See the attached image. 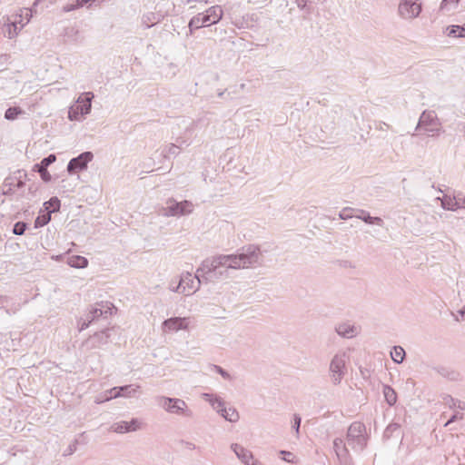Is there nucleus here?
I'll list each match as a JSON object with an SVG mask.
<instances>
[{
	"label": "nucleus",
	"mask_w": 465,
	"mask_h": 465,
	"mask_svg": "<svg viewBox=\"0 0 465 465\" xmlns=\"http://www.w3.org/2000/svg\"><path fill=\"white\" fill-rule=\"evenodd\" d=\"M228 270H239L242 268H249L259 264L262 253L259 247L255 245H248L241 249L238 253L227 254Z\"/></svg>",
	"instance_id": "obj_1"
},
{
	"label": "nucleus",
	"mask_w": 465,
	"mask_h": 465,
	"mask_svg": "<svg viewBox=\"0 0 465 465\" xmlns=\"http://www.w3.org/2000/svg\"><path fill=\"white\" fill-rule=\"evenodd\" d=\"M228 261L227 254H219L207 258L197 269L198 275H200V272H203L216 279L227 277Z\"/></svg>",
	"instance_id": "obj_2"
},
{
	"label": "nucleus",
	"mask_w": 465,
	"mask_h": 465,
	"mask_svg": "<svg viewBox=\"0 0 465 465\" xmlns=\"http://www.w3.org/2000/svg\"><path fill=\"white\" fill-rule=\"evenodd\" d=\"M415 131H421L429 137L439 136L441 123L434 111H423L419 118Z\"/></svg>",
	"instance_id": "obj_3"
},
{
	"label": "nucleus",
	"mask_w": 465,
	"mask_h": 465,
	"mask_svg": "<svg viewBox=\"0 0 465 465\" xmlns=\"http://www.w3.org/2000/svg\"><path fill=\"white\" fill-rule=\"evenodd\" d=\"M155 401L159 407L170 414L192 417L193 411L189 409L187 403L179 398H171L166 396H157Z\"/></svg>",
	"instance_id": "obj_4"
},
{
	"label": "nucleus",
	"mask_w": 465,
	"mask_h": 465,
	"mask_svg": "<svg viewBox=\"0 0 465 465\" xmlns=\"http://www.w3.org/2000/svg\"><path fill=\"white\" fill-rule=\"evenodd\" d=\"M349 355L346 351H339L333 355L329 365V374L332 384L339 385L347 372Z\"/></svg>",
	"instance_id": "obj_5"
},
{
	"label": "nucleus",
	"mask_w": 465,
	"mask_h": 465,
	"mask_svg": "<svg viewBox=\"0 0 465 465\" xmlns=\"http://www.w3.org/2000/svg\"><path fill=\"white\" fill-rule=\"evenodd\" d=\"M346 438L349 446H351L354 451H362L367 446L368 440L365 425L360 421L351 423L348 429Z\"/></svg>",
	"instance_id": "obj_6"
},
{
	"label": "nucleus",
	"mask_w": 465,
	"mask_h": 465,
	"mask_svg": "<svg viewBox=\"0 0 465 465\" xmlns=\"http://www.w3.org/2000/svg\"><path fill=\"white\" fill-rule=\"evenodd\" d=\"M204 275L205 274L203 272H200V275H198L197 272L194 276L188 272H183L177 285L171 287V292L191 295L200 289L202 278L204 277Z\"/></svg>",
	"instance_id": "obj_7"
},
{
	"label": "nucleus",
	"mask_w": 465,
	"mask_h": 465,
	"mask_svg": "<svg viewBox=\"0 0 465 465\" xmlns=\"http://www.w3.org/2000/svg\"><path fill=\"white\" fill-rule=\"evenodd\" d=\"M94 97V95L92 92H85L80 94L75 104L68 109V119L70 121H81L83 116L90 114Z\"/></svg>",
	"instance_id": "obj_8"
},
{
	"label": "nucleus",
	"mask_w": 465,
	"mask_h": 465,
	"mask_svg": "<svg viewBox=\"0 0 465 465\" xmlns=\"http://www.w3.org/2000/svg\"><path fill=\"white\" fill-rule=\"evenodd\" d=\"M140 386L130 384L124 385L121 387H114L108 391H106L104 395H98L94 398V402L96 404H101L103 402L108 401L112 399H116L119 397L124 398H131L134 397L139 391Z\"/></svg>",
	"instance_id": "obj_9"
},
{
	"label": "nucleus",
	"mask_w": 465,
	"mask_h": 465,
	"mask_svg": "<svg viewBox=\"0 0 465 465\" xmlns=\"http://www.w3.org/2000/svg\"><path fill=\"white\" fill-rule=\"evenodd\" d=\"M193 212V203L189 201L176 202L169 199L166 202V207L163 208L164 216H181L190 214Z\"/></svg>",
	"instance_id": "obj_10"
},
{
	"label": "nucleus",
	"mask_w": 465,
	"mask_h": 465,
	"mask_svg": "<svg viewBox=\"0 0 465 465\" xmlns=\"http://www.w3.org/2000/svg\"><path fill=\"white\" fill-rule=\"evenodd\" d=\"M193 324L191 317H172L162 323L163 332L187 331Z\"/></svg>",
	"instance_id": "obj_11"
},
{
	"label": "nucleus",
	"mask_w": 465,
	"mask_h": 465,
	"mask_svg": "<svg viewBox=\"0 0 465 465\" xmlns=\"http://www.w3.org/2000/svg\"><path fill=\"white\" fill-rule=\"evenodd\" d=\"M398 12L403 19H413L420 14L421 5L418 0H401Z\"/></svg>",
	"instance_id": "obj_12"
},
{
	"label": "nucleus",
	"mask_w": 465,
	"mask_h": 465,
	"mask_svg": "<svg viewBox=\"0 0 465 465\" xmlns=\"http://www.w3.org/2000/svg\"><path fill=\"white\" fill-rule=\"evenodd\" d=\"M93 153H82L77 157H74L69 161L67 164V172L72 174L76 172L85 170L87 168L88 163H90L93 160Z\"/></svg>",
	"instance_id": "obj_13"
},
{
	"label": "nucleus",
	"mask_w": 465,
	"mask_h": 465,
	"mask_svg": "<svg viewBox=\"0 0 465 465\" xmlns=\"http://www.w3.org/2000/svg\"><path fill=\"white\" fill-rule=\"evenodd\" d=\"M142 421L138 419H132L130 421L121 420L111 425L110 430L115 433H127L140 430Z\"/></svg>",
	"instance_id": "obj_14"
},
{
	"label": "nucleus",
	"mask_w": 465,
	"mask_h": 465,
	"mask_svg": "<svg viewBox=\"0 0 465 465\" xmlns=\"http://www.w3.org/2000/svg\"><path fill=\"white\" fill-rule=\"evenodd\" d=\"M202 16V24L206 25V26H210L212 25L217 24L220 20H222L223 15V11L222 6L220 5H213L209 7L205 13H201Z\"/></svg>",
	"instance_id": "obj_15"
},
{
	"label": "nucleus",
	"mask_w": 465,
	"mask_h": 465,
	"mask_svg": "<svg viewBox=\"0 0 465 465\" xmlns=\"http://www.w3.org/2000/svg\"><path fill=\"white\" fill-rule=\"evenodd\" d=\"M333 450L341 465H350L351 459L349 450L341 438L333 440Z\"/></svg>",
	"instance_id": "obj_16"
},
{
	"label": "nucleus",
	"mask_w": 465,
	"mask_h": 465,
	"mask_svg": "<svg viewBox=\"0 0 465 465\" xmlns=\"http://www.w3.org/2000/svg\"><path fill=\"white\" fill-rule=\"evenodd\" d=\"M231 449L233 450L237 458L245 465H256L254 462H252L253 460V456L252 451L249 450L237 443L232 444Z\"/></svg>",
	"instance_id": "obj_17"
},
{
	"label": "nucleus",
	"mask_w": 465,
	"mask_h": 465,
	"mask_svg": "<svg viewBox=\"0 0 465 465\" xmlns=\"http://www.w3.org/2000/svg\"><path fill=\"white\" fill-rule=\"evenodd\" d=\"M56 160V156L54 154H49L47 157L44 158L39 164H37L35 167H37L38 173H40L41 178L45 182H49L52 179L51 174L47 171V167L54 163Z\"/></svg>",
	"instance_id": "obj_18"
},
{
	"label": "nucleus",
	"mask_w": 465,
	"mask_h": 465,
	"mask_svg": "<svg viewBox=\"0 0 465 465\" xmlns=\"http://www.w3.org/2000/svg\"><path fill=\"white\" fill-rule=\"evenodd\" d=\"M10 17L12 20L17 21V29L20 32L30 22V19L32 17V11L27 8L21 9L19 13L15 14Z\"/></svg>",
	"instance_id": "obj_19"
},
{
	"label": "nucleus",
	"mask_w": 465,
	"mask_h": 465,
	"mask_svg": "<svg viewBox=\"0 0 465 465\" xmlns=\"http://www.w3.org/2000/svg\"><path fill=\"white\" fill-rule=\"evenodd\" d=\"M17 28V21L12 20L11 17H7L3 27V34L5 37L13 39L19 34V30Z\"/></svg>",
	"instance_id": "obj_20"
},
{
	"label": "nucleus",
	"mask_w": 465,
	"mask_h": 465,
	"mask_svg": "<svg viewBox=\"0 0 465 465\" xmlns=\"http://www.w3.org/2000/svg\"><path fill=\"white\" fill-rule=\"evenodd\" d=\"M203 399L208 401L213 407V409L216 411L218 413H220L223 411V409L225 408L224 401L222 400V398L218 396H214L210 393H203Z\"/></svg>",
	"instance_id": "obj_21"
},
{
	"label": "nucleus",
	"mask_w": 465,
	"mask_h": 465,
	"mask_svg": "<svg viewBox=\"0 0 465 465\" xmlns=\"http://www.w3.org/2000/svg\"><path fill=\"white\" fill-rule=\"evenodd\" d=\"M453 198V194L445 193L442 195V197H437L436 200L440 201V206L442 209L456 212L457 206Z\"/></svg>",
	"instance_id": "obj_22"
},
{
	"label": "nucleus",
	"mask_w": 465,
	"mask_h": 465,
	"mask_svg": "<svg viewBox=\"0 0 465 465\" xmlns=\"http://www.w3.org/2000/svg\"><path fill=\"white\" fill-rule=\"evenodd\" d=\"M358 212L360 213L355 215L356 218L361 219L364 223H369V224H374L375 223V224H378L380 226H382L383 221H382L381 218H380V217H372L367 212H365L364 210H359Z\"/></svg>",
	"instance_id": "obj_23"
},
{
	"label": "nucleus",
	"mask_w": 465,
	"mask_h": 465,
	"mask_svg": "<svg viewBox=\"0 0 465 465\" xmlns=\"http://www.w3.org/2000/svg\"><path fill=\"white\" fill-rule=\"evenodd\" d=\"M223 418L226 420L235 423L239 420L240 415L235 408H223V411L219 413Z\"/></svg>",
	"instance_id": "obj_24"
},
{
	"label": "nucleus",
	"mask_w": 465,
	"mask_h": 465,
	"mask_svg": "<svg viewBox=\"0 0 465 465\" xmlns=\"http://www.w3.org/2000/svg\"><path fill=\"white\" fill-rule=\"evenodd\" d=\"M67 263L71 267L83 269L87 267L88 260L83 256L74 255L68 258Z\"/></svg>",
	"instance_id": "obj_25"
},
{
	"label": "nucleus",
	"mask_w": 465,
	"mask_h": 465,
	"mask_svg": "<svg viewBox=\"0 0 465 465\" xmlns=\"http://www.w3.org/2000/svg\"><path fill=\"white\" fill-rule=\"evenodd\" d=\"M337 333L344 338H351L355 335V328L350 324L342 323L336 327Z\"/></svg>",
	"instance_id": "obj_26"
},
{
	"label": "nucleus",
	"mask_w": 465,
	"mask_h": 465,
	"mask_svg": "<svg viewBox=\"0 0 465 465\" xmlns=\"http://www.w3.org/2000/svg\"><path fill=\"white\" fill-rule=\"evenodd\" d=\"M383 395L390 406H392L397 401V394L395 391L389 385H383Z\"/></svg>",
	"instance_id": "obj_27"
},
{
	"label": "nucleus",
	"mask_w": 465,
	"mask_h": 465,
	"mask_svg": "<svg viewBox=\"0 0 465 465\" xmlns=\"http://www.w3.org/2000/svg\"><path fill=\"white\" fill-rule=\"evenodd\" d=\"M201 16H202V14L200 13V14L193 16L191 18V20L189 21L188 27H189L190 35H193L195 30L206 26V25H201L202 24Z\"/></svg>",
	"instance_id": "obj_28"
},
{
	"label": "nucleus",
	"mask_w": 465,
	"mask_h": 465,
	"mask_svg": "<svg viewBox=\"0 0 465 465\" xmlns=\"http://www.w3.org/2000/svg\"><path fill=\"white\" fill-rule=\"evenodd\" d=\"M89 2H94V0H75L74 3H68L63 6V11L65 13L79 9Z\"/></svg>",
	"instance_id": "obj_29"
},
{
	"label": "nucleus",
	"mask_w": 465,
	"mask_h": 465,
	"mask_svg": "<svg viewBox=\"0 0 465 465\" xmlns=\"http://www.w3.org/2000/svg\"><path fill=\"white\" fill-rule=\"evenodd\" d=\"M391 357L396 363H401L405 357V351L401 346H394L391 351Z\"/></svg>",
	"instance_id": "obj_30"
},
{
	"label": "nucleus",
	"mask_w": 465,
	"mask_h": 465,
	"mask_svg": "<svg viewBox=\"0 0 465 465\" xmlns=\"http://www.w3.org/2000/svg\"><path fill=\"white\" fill-rule=\"evenodd\" d=\"M25 112L20 107H10L5 113V118L9 121H14L18 118L19 115L25 114Z\"/></svg>",
	"instance_id": "obj_31"
},
{
	"label": "nucleus",
	"mask_w": 465,
	"mask_h": 465,
	"mask_svg": "<svg viewBox=\"0 0 465 465\" xmlns=\"http://www.w3.org/2000/svg\"><path fill=\"white\" fill-rule=\"evenodd\" d=\"M180 153V147L174 143L167 144L162 151V154L164 158L170 156H176Z\"/></svg>",
	"instance_id": "obj_32"
},
{
	"label": "nucleus",
	"mask_w": 465,
	"mask_h": 465,
	"mask_svg": "<svg viewBox=\"0 0 465 465\" xmlns=\"http://www.w3.org/2000/svg\"><path fill=\"white\" fill-rule=\"evenodd\" d=\"M448 36L450 37H465V28L460 25H451L447 28Z\"/></svg>",
	"instance_id": "obj_33"
},
{
	"label": "nucleus",
	"mask_w": 465,
	"mask_h": 465,
	"mask_svg": "<svg viewBox=\"0 0 465 465\" xmlns=\"http://www.w3.org/2000/svg\"><path fill=\"white\" fill-rule=\"evenodd\" d=\"M60 200L57 197H52L49 201L44 203L45 208L47 212H56L60 209Z\"/></svg>",
	"instance_id": "obj_34"
},
{
	"label": "nucleus",
	"mask_w": 465,
	"mask_h": 465,
	"mask_svg": "<svg viewBox=\"0 0 465 465\" xmlns=\"http://www.w3.org/2000/svg\"><path fill=\"white\" fill-rule=\"evenodd\" d=\"M453 195V200H455L457 210L465 209V193L459 191L454 192Z\"/></svg>",
	"instance_id": "obj_35"
},
{
	"label": "nucleus",
	"mask_w": 465,
	"mask_h": 465,
	"mask_svg": "<svg viewBox=\"0 0 465 465\" xmlns=\"http://www.w3.org/2000/svg\"><path fill=\"white\" fill-rule=\"evenodd\" d=\"M446 403L450 408H457L461 411L465 410V402L457 399L452 398L451 396H448L446 398Z\"/></svg>",
	"instance_id": "obj_36"
},
{
	"label": "nucleus",
	"mask_w": 465,
	"mask_h": 465,
	"mask_svg": "<svg viewBox=\"0 0 465 465\" xmlns=\"http://www.w3.org/2000/svg\"><path fill=\"white\" fill-rule=\"evenodd\" d=\"M51 220V212H47L45 214L39 215L35 222V226L36 228L43 227L47 224Z\"/></svg>",
	"instance_id": "obj_37"
},
{
	"label": "nucleus",
	"mask_w": 465,
	"mask_h": 465,
	"mask_svg": "<svg viewBox=\"0 0 465 465\" xmlns=\"http://www.w3.org/2000/svg\"><path fill=\"white\" fill-rule=\"evenodd\" d=\"M13 178H7L5 179L4 184H3V193L4 194H11L15 192V187L13 188Z\"/></svg>",
	"instance_id": "obj_38"
},
{
	"label": "nucleus",
	"mask_w": 465,
	"mask_h": 465,
	"mask_svg": "<svg viewBox=\"0 0 465 465\" xmlns=\"http://www.w3.org/2000/svg\"><path fill=\"white\" fill-rule=\"evenodd\" d=\"M104 314V312L99 307L93 308L89 313L87 314V317L90 318L89 322H93L94 320L97 319L98 317L102 316Z\"/></svg>",
	"instance_id": "obj_39"
},
{
	"label": "nucleus",
	"mask_w": 465,
	"mask_h": 465,
	"mask_svg": "<svg viewBox=\"0 0 465 465\" xmlns=\"http://www.w3.org/2000/svg\"><path fill=\"white\" fill-rule=\"evenodd\" d=\"M26 229V223L24 222H17L13 228V232L15 235H22L24 234L25 231Z\"/></svg>",
	"instance_id": "obj_40"
},
{
	"label": "nucleus",
	"mask_w": 465,
	"mask_h": 465,
	"mask_svg": "<svg viewBox=\"0 0 465 465\" xmlns=\"http://www.w3.org/2000/svg\"><path fill=\"white\" fill-rule=\"evenodd\" d=\"M213 370H215V371H217L223 379L225 380H231L232 379V376L230 375V373L228 371H226L225 370H223L222 367L218 366V365H213Z\"/></svg>",
	"instance_id": "obj_41"
},
{
	"label": "nucleus",
	"mask_w": 465,
	"mask_h": 465,
	"mask_svg": "<svg viewBox=\"0 0 465 465\" xmlns=\"http://www.w3.org/2000/svg\"><path fill=\"white\" fill-rule=\"evenodd\" d=\"M301 421H302L301 417L299 415H297V414H294L292 429L295 430V433H296L297 437L299 436Z\"/></svg>",
	"instance_id": "obj_42"
},
{
	"label": "nucleus",
	"mask_w": 465,
	"mask_h": 465,
	"mask_svg": "<svg viewBox=\"0 0 465 465\" xmlns=\"http://www.w3.org/2000/svg\"><path fill=\"white\" fill-rule=\"evenodd\" d=\"M339 216L342 220H347L353 217L354 215L351 213V209L344 208L340 212Z\"/></svg>",
	"instance_id": "obj_43"
},
{
	"label": "nucleus",
	"mask_w": 465,
	"mask_h": 465,
	"mask_svg": "<svg viewBox=\"0 0 465 465\" xmlns=\"http://www.w3.org/2000/svg\"><path fill=\"white\" fill-rule=\"evenodd\" d=\"M76 449H77V441L75 440L68 446V448L65 450L64 455V456L72 455L73 453H74L76 451Z\"/></svg>",
	"instance_id": "obj_44"
},
{
	"label": "nucleus",
	"mask_w": 465,
	"mask_h": 465,
	"mask_svg": "<svg viewBox=\"0 0 465 465\" xmlns=\"http://www.w3.org/2000/svg\"><path fill=\"white\" fill-rule=\"evenodd\" d=\"M194 3L208 4L209 0H186V4L189 5V9H194L196 7Z\"/></svg>",
	"instance_id": "obj_45"
},
{
	"label": "nucleus",
	"mask_w": 465,
	"mask_h": 465,
	"mask_svg": "<svg viewBox=\"0 0 465 465\" xmlns=\"http://www.w3.org/2000/svg\"><path fill=\"white\" fill-rule=\"evenodd\" d=\"M462 419V414L459 415L458 413L454 414L446 423H445V427L449 426L450 423H452L453 421H455L456 420H460Z\"/></svg>",
	"instance_id": "obj_46"
},
{
	"label": "nucleus",
	"mask_w": 465,
	"mask_h": 465,
	"mask_svg": "<svg viewBox=\"0 0 465 465\" xmlns=\"http://www.w3.org/2000/svg\"><path fill=\"white\" fill-rule=\"evenodd\" d=\"M10 298L7 296H0V308L8 304Z\"/></svg>",
	"instance_id": "obj_47"
},
{
	"label": "nucleus",
	"mask_w": 465,
	"mask_h": 465,
	"mask_svg": "<svg viewBox=\"0 0 465 465\" xmlns=\"http://www.w3.org/2000/svg\"><path fill=\"white\" fill-rule=\"evenodd\" d=\"M89 320H90V318H88L86 316V320H84L83 322L80 323V327H79L80 331H83L89 326V324H90Z\"/></svg>",
	"instance_id": "obj_48"
},
{
	"label": "nucleus",
	"mask_w": 465,
	"mask_h": 465,
	"mask_svg": "<svg viewBox=\"0 0 465 465\" xmlns=\"http://www.w3.org/2000/svg\"><path fill=\"white\" fill-rule=\"evenodd\" d=\"M449 4H453V0H442L440 4V9L444 10L447 8Z\"/></svg>",
	"instance_id": "obj_49"
},
{
	"label": "nucleus",
	"mask_w": 465,
	"mask_h": 465,
	"mask_svg": "<svg viewBox=\"0 0 465 465\" xmlns=\"http://www.w3.org/2000/svg\"><path fill=\"white\" fill-rule=\"evenodd\" d=\"M388 127H389V125H388L387 124H385V123H380V124H379V126H378L377 128H378L379 130L383 131V130H385V128H388Z\"/></svg>",
	"instance_id": "obj_50"
},
{
	"label": "nucleus",
	"mask_w": 465,
	"mask_h": 465,
	"mask_svg": "<svg viewBox=\"0 0 465 465\" xmlns=\"http://www.w3.org/2000/svg\"><path fill=\"white\" fill-rule=\"evenodd\" d=\"M13 185L15 188H21L22 186H24V182H22L21 180L17 181L15 183H13Z\"/></svg>",
	"instance_id": "obj_51"
},
{
	"label": "nucleus",
	"mask_w": 465,
	"mask_h": 465,
	"mask_svg": "<svg viewBox=\"0 0 465 465\" xmlns=\"http://www.w3.org/2000/svg\"><path fill=\"white\" fill-rule=\"evenodd\" d=\"M307 0H298V6L303 8L306 5Z\"/></svg>",
	"instance_id": "obj_52"
},
{
	"label": "nucleus",
	"mask_w": 465,
	"mask_h": 465,
	"mask_svg": "<svg viewBox=\"0 0 465 465\" xmlns=\"http://www.w3.org/2000/svg\"><path fill=\"white\" fill-rule=\"evenodd\" d=\"M280 453H281L282 455H283V457H284L285 455L292 456V453H291L290 451H286V450H282Z\"/></svg>",
	"instance_id": "obj_53"
},
{
	"label": "nucleus",
	"mask_w": 465,
	"mask_h": 465,
	"mask_svg": "<svg viewBox=\"0 0 465 465\" xmlns=\"http://www.w3.org/2000/svg\"><path fill=\"white\" fill-rule=\"evenodd\" d=\"M187 448L190 449V450H194L195 449V445L193 443L188 442L187 443Z\"/></svg>",
	"instance_id": "obj_54"
},
{
	"label": "nucleus",
	"mask_w": 465,
	"mask_h": 465,
	"mask_svg": "<svg viewBox=\"0 0 465 465\" xmlns=\"http://www.w3.org/2000/svg\"><path fill=\"white\" fill-rule=\"evenodd\" d=\"M177 285V283H175L173 281L170 282L169 283V290L171 291V287H175Z\"/></svg>",
	"instance_id": "obj_55"
},
{
	"label": "nucleus",
	"mask_w": 465,
	"mask_h": 465,
	"mask_svg": "<svg viewBox=\"0 0 465 465\" xmlns=\"http://www.w3.org/2000/svg\"><path fill=\"white\" fill-rule=\"evenodd\" d=\"M289 457V455H285L282 459L287 462H292V460H290Z\"/></svg>",
	"instance_id": "obj_56"
},
{
	"label": "nucleus",
	"mask_w": 465,
	"mask_h": 465,
	"mask_svg": "<svg viewBox=\"0 0 465 465\" xmlns=\"http://www.w3.org/2000/svg\"><path fill=\"white\" fill-rule=\"evenodd\" d=\"M459 312H460V316H461L462 318H464V316H465V311H462V310H461V311H460Z\"/></svg>",
	"instance_id": "obj_57"
},
{
	"label": "nucleus",
	"mask_w": 465,
	"mask_h": 465,
	"mask_svg": "<svg viewBox=\"0 0 465 465\" xmlns=\"http://www.w3.org/2000/svg\"><path fill=\"white\" fill-rule=\"evenodd\" d=\"M459 2V0H453V4L456 5Z\"/></svg>",
	"instance_id": "obj_58"
},
{
	"label": "nucleus",
	"mask_w": 465,
	"mask_h": 465,
	"mask_svg": "<svg viewBox=\"0 0 465 465\" xmlns=\"http://www.w3.org/2000/svg\"><path fill=\"white\" fill-rule=\"evenodd\" d=\"M459 2V0H453V4L456 5Z\"/></svg>",
	"instance_id": "obj_59"
},
{
	"label": "nucleus",
	"mask_w": 465,
	"mask_h": 465,
	"mask_svg": "<svg viewBox=\"0 0 465 465\" xmlns=\"http://www.w3.org/2000/svg\"><path fill=\"white\" fill-rule=\"evenodd\" d=\"M223 92L219 93V94H218V95H219L220 97H222V96H223Z\"/></svg>",
	"instance_id": "obj_60"
}]
</instances>
